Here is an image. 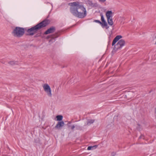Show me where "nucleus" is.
<instances>
[{"label":"nucleus","instance_id":"nucleus-11","mask_svg":"<svg viewBox=\"0 0 156 156\" xmlns=\"http://www.w3.org/2000/svg\"><path fill=\"white\" fill-rule=\"evenodd\" d=\"M94 120L92 119H88L87 120V124H85V125L89 126L91 125V124L93 123L94 122Z\"/></svg>","mask_w":156,"mask_h":156},{"label":"nucleus","instance_id":"nucleus-24","mask_svg":"<svg viewBox=\"0 0 156 156\" xmlns=\"http://www.w3.org/2000/svg\"><path fill=\"white\" fill-rule=\"evenodd\" d=\"M58 122H57L56 126H55V128H58Z\"/></svg>","mask_w":156,"mask_h":156},{"label":"nucleus","instance_id":"nucleus-19","mask_svg":"<svg viewBox=\"0 0 156 156\" xmlns=\"http://www.w3.org/2000/svg\"><path fill=\"white\" fill-rule=\"evenodd\" d=\"M9 63L11 65H13L15 64V62L14 61H11L9 62Z\"/></svg>","mask_w":156,"mask_h":156},{"label":"nucleus","instance_id":"nucleus-9","mask_svg":"<svg viewBox=\"0 0 156 156\" xmlns=\"http://www.w3.org/2000/svg\"><path fill=\"white\" fill-rule=\"evenodd\" d=\"M87 2L88 4L89 5V6L91 7H95L97 6L98 5L97 3H93L90 0H88Z\"/></svg>","mask_w":156,"mask_h":156},{"label":"nucleus","instance_id":"nucleus-8","mask_svg":"<svg viewBox=\"0 0 156 156\" xmlns=\"http://www.w3.org/2000/svg\"><path fill=\"white\" fill-rule=\"evenodd\" d=\"M106 16L107 19L112 18V11H108L106 12Z\"/></svg>","mask_w":156,"mask_h":156},{"label":"nucleus","instance_id":"nucleus-2","mask_svg":"<svg viewBox=\"0 0 156 156\" xmlns=\"http://www.w3.org/2000/svg\"><path fill=\"white\" fill-rule=\"evenodd\" d=\"M50 21L49 20L47 19H45L35 26L27 29V32L28 34H27V35L29 36L33 35L38 30L47 26L50 23Z\"/></svg>","mask_w":156,"mask_h":156},{"label":"nucleus","instance_id":"nucleus-12","mask_svg":"<svg viewBox=\"0 0 156 156\" xmlns=\"http://www.w3.org/2000/svg\"><path fill=\"white\" fill-rule=\"evenodd\" d=\"M107 21L108 24L110 26H112L113 24V22L112 18H108Z\"/></svg>","mask_w":156,"mask_h":156},{"label":"nucleus","instance_id":"nucleus-21","mask_svg":"<svg viewBox=\"0 0 156 156\" xmlns=\"http://www.w3.org/2000/svg\"><path fill=\"white\" fill-rule=\"evenodd\" d=\"M55 120L57 121H58V115L56 116V118H55Z\"/></svg>","mask_w":156,"mask_h":156},{"label":"nucleus","instance_id":"nucleus-18","mask_svg":"<svg viewBox=\"0 0 156 156\" xmlns=\"http://www.w3.org/2000/svg\"><path fill=\"white\" fill-rule=\"evenodd\" d=\"M144 139V136L143 135L141 134V136L139 137V139Z\"/></svg>","mask_w":156,"mask_h":156},{"label":"nucleus","instance_id":"nucleus-20","mask_svg":"<svg viewBox=\"0 0 156 156\" xmlns=\"http://www.w3.org/2000/svg\"><path fill=\"white\" fill-rule=\"evenodd\" d=\"M106 0H99V1L100 2H102V3H104L106 2Z\"/></svg>","mask_w":156,"mask_h":156},{"label":"nucleus","instance_id":"nucleus-14","mask_svg":"<svg viewBox=\"0 0 156 156\" xmlns=\"http://www.w3.org/2000/svg\"><path fill=\"white\" fill-rule=\"evenodd\" d=\"M65 125L63 121H59V129H62Z\"/></svg>","mask_w":156,"mask_h":156},{"label":"nucleus","instance_id":"nucleus-5","mask_svg":"<svg viewBox=\"0 0 156 156\" xmlns=\"http://www.w3.org/2000/svg\"><path fill=\"white\" fill-rule=\"evenodd\" d=\"M125 44V41L123 39L119 40L117 44L114 46V49L116 50L121 49L122 47L124 46Z\"/></svg>","mask_w":156,"mask_h":156},{"label":"nucleus","instance_id":"nucleus-7","mask_svg":"<svg viewBox=\"0 0 156 156\" xmlns=\"http://www.w3.org/2000/svg\"><path fill=\"white\" fill-rule=\"evenodd\" d=\"M122 37V36L121 35H119L117 36L113 40L112 44V45L114 46L116 42Z\"/></svg>","mask_w":156,"mask_h":156},{"label":"nucleus","instance_id":"nucleus-1","mask_svg":"<svg viewBox=\"0 0 156 156\" xmlns=\"http://www.w3.org/2000/svg\"><path fill=\"white\" fill-rule=\"evenodd\" d=\"M70 6V11L74 16L79 18H83L87 15L86 9L81 3L78 2H70L68 4Z\"/></svg>","mask_w":156,"mask_h":156},{"label":"nucleus","instance_id":"nucleus-23","mask_svg":"<svg viewBox=\"0 0 156 156\" xmlns=\"http://www.w3.org/2000/svg\"><path fill=\"white\" fill-rule=\"evenodd\" d=\"M71 127V129L73 130V129H74V128H75V126L74 125H73L72 126H70Z\"/></svg>","mask_w":156,"mask_h":156},{"label":"nucleus","instance_id":"nucleus-25","mask_svg":"<svg viewBox=\"0 0 156 156\" xmlns=\"http://www.w3.org/2000/svg\"><path fill=\"white\" fill-rule=\"evenodd\" d=\"M64 31H65V30H59V33H62Z\"/></svg>","mask_w":156,"mask_h":156},{"label":"nucleus","instance_id":"nucleus-17","mask_svg":"<svg viewBox=\"0 0 156 156\" xmlns=\"http://www.w3.org/2000/svg\"><path fill=\"white\" fill-rule=\"evenodd\" d=\"M63 116L62 115H59V121H62Z\"/></svg>","mask_w":156,"mask_h":156},{"label":"nucleus","instance_id":"nucleus-26","mask_svg":"<svg viewBox=\"0 0 156 156\" xmlns=\"http://www.w3.org/2000/svg\"><path fill=\"white\" fill-rule=\"evenodd\" d=\"M71 123V122H68V127H70V125H69V124H69Z\"/></svg>","mask_w":156,"mask_h":156},{"label":"nucleus","instance_id":"nucleus-27","mask_svg":"<svg viewBox=\"0 0 156 156\" xmlns=\"http://www.w3.org/2000/svg\"><path fill=\"white\" fill-rule=\"evenodd\" d=\"M115 154L114 152L112 153V156H114L115 155Z\"/></svg>","mask_w":156,"mask_h":156},{"label":"nucleus","instance_id":"nucleus-4","mask_svg":"<svg viewBox=\"0 0 156 156\" xmlns=\"http://www.w3.org/2000/svg\"><path fill=\"white\" fill-rule=\"evenodd\" d=\"M44 91L47 93V95L49 97H51L52 94L50 86L47 83H44L42 86Z\"/></svg>","mask_w":156,"mask_h":156},{"label":"nucleus","instance_id":"nucleus-22","mask_svg":"<svg viewBox=\"0 0 156 156\" xmlns=\"http://www.w3.org/2000/svg\"><path fill=\"white\" fill-rule=\"evenodd\" d=\"M137 125H138V127H137V129H138L140 130V129H141V127H140V125L139 124H138Z\"/></svg>","mask_w":156,"mask_h":156},{"label":"nucleus","instance_id":"nucleus-3","mask_svg":"<svg viewBox=\"0 0 156 156\" xmlns=\"http://www.w3.org/2000/svg\"><path fill=\"white\" fill-rule=\"evenodd\" d=\"M25 33L24 28L20 27H16L14 29L12 34L15 37H22Z\"/></svg>","mask_w":156,"mask_h":156},{"label":"nucleus","instance_id":"nucleus-16","mask_svg":"<svg viewBox=\"0 0 156 156\" xmlns=\"http://www.w3.org/2000/svg\"><path fill=\"white\" fill-rule=\"evenodd\" d=\"M94 22L98 23L100 24L101 25V22L100 20H94Z\"/></svg>","mask_w":156,"mask_h":156},{"label":"nucleus","instance_id":"nucleus-6","mask_svg":"<svg viewBox=\"0 0 156 156\" xmlns=\"http://www.w3.org/2000/svg\"><path fill=\"white\" fill-rule=\"evenodd\" d=\"M55 27H51L45 31L44 32V34L47 35L49 34L53 33L55 32Z\"/></svg>","mask_w":156,"mask_h":156},{"label":"nucleus","instance_id":"nucleus-13","mask_svg":"<svg viewBox=\"0 0 156 156\" xmlns=\"http://www.w3.org/2000/svg\"><path fill=\"white\" fill-rule=\"evenodd\" d=\"M98 147V145H95L93 146H89L88 147L87 150H93L96 148Z\"/></svg>","mask_w":156,"mask_h":156},{"label":"nucleus","instance_id":"nucleus-10","mask_svg":"<svg viewBox=\"0 0 156 156\" xmlns=\"http://www.w3.org/2000/svg\"><path fill=\"white\" fill-rule=\"evenodd\" d=\"M101 25L103 28H105L107 29H108L109 28V27L108 26L106 22L103 23H101Z\"/></svg>","mask_w":156,"mask_h":156},{"label":"nucleus","instance_id":"nucleus-15","mask_svg":"<svg viewBox=\"0 0 156 156\" xmlns=\"http://www.w3.org/2000/svg\"><path fill=\"white\" fill-rule=\"evenodd\" d=\"M100 15L101 16V20L102 21V22H101V23H103L105 22H106V21L104 19V18L103 15L102 14H101Z\"/></svg>","mask_w":156,"mask_h":156}]
</instances>
